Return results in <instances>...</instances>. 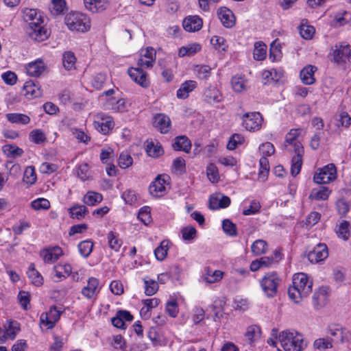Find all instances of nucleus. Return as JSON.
Returning a JSON list of instances; mask_svg holds the SVG:
<instances>
[{"label":"nucleus","instance_id":"obj_1","mask_svg":"<svg viewBox=\"0 0 351 351\" xmlns=\"http://www.w3.org/2000/svg\"><path fill=\"white\" fill-rule=\"evenodd\" d=\"M312 287L313 281L306 274H295L293 276L292 285L289 287L288 294L295 303H299L309 295Z\"/></svg>","mask_w":351,"mask_h":351},{"label":"nucleus","instance_id":"obj_2","mask_svg":"<svg viewBox=\"0 0 351 351\" xmlns=\"http://www.w3.org/2000/svg\"><path fill=\"white\" fill-rule=\"evenodd\" d=\"M278 339L285 351H302L307 346L303 335L296 331H282Z\"/></svg>","mask_w":351,"mask_h":351},{"label":"nucleus","instance_id":"obj_3","mask_svg":"<svg viewBox=\"0 0 351 351\" xmlns=\"http://www.w3.org/2000/svg\"><path fill=\"white\" fill-rule=\"evenodd\" d=\"M65 24L71 31L85 32L90 29V22L86 15L80 12L67 14L64 19Z\"/></svg>","mask_w":351,"mask_h":351},{"label":"nucleus","instance_id":"obj_4","mask_svg":"<svg viewBox=\"0 0 351 351\" xmlns=\"http://www.w3.org/2000/svg\"><path fill=\"white\" fill-rule=\"evenodd\" d=\"M281 280L275 271L268 272L260 281V285L264 293L269 298L274 297L278 292V287Z\"/></svg>","mask_w":351,"mask_h":351},{"label":"nucleus","instance_id":"obj_5","mask_svg":"<svg viewBox=\"0 0 351 351\" xmlns=\"http://www.w3.org/2000/svg\"><path fill=\"white\" fill-rule=\"evenodd\" d=\"M302 132V130L301 128L291 129L285 136L283 149L289 152L304 153L303 146L298 140V137Z\"/></svg>","mask_w":351,"mask_h":351},{"label":"nucleus","instance_id":"obj_6","mask_svg":"<svg viewBox=\"0 0 351 351\" xmlns=\"http://www.w3.org/2000/svg\"><path fill=\"white\" fill-rule=\"evenodd\" d=\"M337 178V169L334 164H328L319 169L313 176V180L317 184H328Z\"/></svg>","mask_w":351,"mask_h":351},{"label":"nucleus","instance_id":"obj_7","mask_svg":"<svg viewBox=\"0 0 351 351\" xmlns=\"http://www.w3.org/2000/svg\"><path fill=\"white\" fill-rule=\"evenodd\" d=\"M327 337L332 344H339L351 341V332L346 328L337 326H330L327 332Z\"/></svg>","mask_w":351,"mask_h":351},{"label":"nucleus","instance_id":"obj_8","mask_svg":"<svg viewBox=\"0 0 351 351\" xmlns=\"http://www.w3.org/2000/svg\"><path fill=\"white\" fill-rule=\"evenodd\" d=\"M43 21L40 22H31L25 27L26 34L31 39L42 42L48 38V32L43 25Z\"/></svg>","mask_w":351,"mask_h":351},{"label":"nucleus","instance_id":"obj_9","mask_svg":"<svg viewBox=\"0 0 351 351\" xmlns=\"http://www.w3.org/2000/svg\"><path fill=\"white\" fill-rule=\"evenodd\" d=\"M94 128L104 134H108L114 128L112 118L104 113L97 114L94 117Z\"/></svg>","mask_w":351,"mask_h":351},{"label":"nucleus","instance_id":"obj_10","mask_svg":"<svg viewBox=\"0 0 351 351\" xmlns=\"http://www.w3.org/2000/svg\"><path fill=\"white\" fill-rule=\"evenodd\" d=\"M242 119L243 125L247 130L256 131L261 127L263 118L259 112L245 113Z\"/></svg>","mask_w":351,"mask_h":351},{"label":"nucleus","instance_id":"obj_11","mask_svg":"<svg viewBox=\"0 0 351 351\" xmlns=\"http://www.w3.org/2000/svg\"><path fill=\"white\" fill-rule=\"evenodd\" d=\"M335 62L346 64L351 60V49L349 45H336L332 53Z\"/></svg>","mask_w":351,"mask_h":351},{"label":"nucleus","instance_id":"obj_12","mask_svg":"<svg viewBox=\"0 0 351 351\" xmlns=\"http://www.w3.org/2000/svg\"><path fill=\"white\" fill-rule=\"evenodd\" d=\"M328 256V247L324 243H319L307 254L308 261L317 263L325 260Z\"/></svg>","mask_w":351,"mask_h":351},{"label":"nucleus","instance_id":"obj_13","mask_svg":"<svg viewBox=\"0 0 351 351\" xmlns=\"http://www.w3.org/2000/svg\"><path fill=\"white\" fill-rule=\"evenodd\" d=\"M60 315L61 311L58 310L56 306H51L47 313L41 314L40 323L45 324L49 329H51L59 320Z\"/></svg>","mask_w":351,"mask_h":351},{"label":"nucleus","instance_id":"obj_14","mask_svg":"<svg viewBox=\"0 0 351 351\" xmlns=\"http://www.w3.org/2000/svg\"><path fill=\"white\" fill-rule=\"evenodd\" d=\"M128 75L138 84L146 88L149 85V81L147 78L146 73L142 68H130L128 69Z\"/></svg>","mask_w":351,"mask_h":351},{"label":"nucleus","instance_id":"obj_15","mask_svg":"<svg viewBox=\"0 0 351 351\" xmlns=\"http://www.w3.org/2000/svg\"><path fill=\"white\" fill-rule=\"evenodd\" d=\"M168 178L167 175L158 176L149 187L150 193L154 196L161 195L165 190V184Z\"/></svg>","mask_w":351,"mask_h":351},{"label":"nucleus","instance_id":"obj_16","mask_svg":"<svg viewBox=\"0 0 351 351\" xmlns=\"http://www.w3.org/2000/svg\"><path fill=\"white\" fill-rule=\"evenodd\" d=\"M84 4L86 10L93 13H101L108 7V0H84Z\"/></svg>","mask_w":351,"mask_h":351},{"label":"nucleus","instance_id":"obj_17","mask_svg":"<svg viewBox=\"0 0 351 351\" xmlns=\"http://www.w3.org/2000/svg\"><path fill=\"white\" fill-rule=\"evenodd\" d=\"M217 15L224 27L230 28L234 25V16L230 9L221 7L217 10Z\"/></svg>","mask_w":351,"mask_h":351},{"label":"nucleus","instance_id":"obj_18","mask_svg":"<svg viewBox=\"0 0 351 351\" xmlns=\"http://www.w3.org/2000/svg\"><path fill=\"white\" fill-rule=\"evenodd\" d=\"M99 280L95 278H90L87 285L82 288V294L88 299L93 298L99 293Z\"/></svg>","mask_w":351,"mask_h":351},{"label":"nucleus","instance_id":"obj_19","mask_svg":"<svg viewBox=\"0 0 351 351\" xmlns=\"http://www.w3.org/2000/svg\"><path fill=\"white\" fill-rule=\"evenodd\" d=\"M202 20L198 16H189L183 21L184 29L189 32L199 30L202 27Z\"/></svg>","mask_w":351,"mask_h":351},{"label":"nucleus","instance_id":"obj_20","mask_svg":"<svg viewBox=\"0 0 351 351\" xmlns=\"http://www.w3.org/2000/svg\"><path fill=\"white\" fill-rule=\"evenodd\" d=\"M154 125L161 133L166 134L169 131L171 120L168 116L163 114H158L154 117Z\"/></svg>","mask_w":351,"mask_h":351},{"label":"nucleus","instance_id":"obj_21","mask_svg":"<svg viewBox=\"0 0 351 351\" xmlns=\"http://www.w3.org/2000/svg\"><path fill=\"white\" fill-rule=\"evenodd\" d=\"M62 250L60 247L44 250L40 252V256L47 263H52L62 255Z\"/></svg>","mask_w":351,"mask_h":351},{"label":"nucleus","instance_id":"obj_22","mask_svg":"<svg viewBox=\"0 0 351 351\" xmlns=\"http://www.w3.org/2000/svg\"><path fill=\"white\" fill-rule=\"evenodd\" d=\"M205 100L210 104L219 103L223 100V96L215 86H209L204 92Z\"/></svg>","mask_w":351,"mask_h":351},{"label":"nucleus","instance_id":"obj_23","mask_svg":"<svg viewBox=\"0 0 351 351\" xmlns=\"http://www.w3.org/2000/svg\"><path fill=\"white\" fill-rule=\"evenodd\" d=\"M317 71V67L313 65H308L305 66L300 71V79L302 82L307 85L313 84L315 79L314 77V73Z\"/></svg>","mask_w":351,"mask_h":351},{"label":"nucleus","instance_id":"obj_24","mask_svg":"<svg viewBox=\"0 0 351 351\" xmlns=\"http://www.w3.org/2000/svg\"><path fill=\"white\" fill-rule=\"evenodd\" d=\"M197 82L194 80H187L183 82L180 88L177 90V97L179 99H186L189 97L190 93H191L197 87Z\"/></svg>","mask_w":351,"mask_h":351},{"label":"nucleus","instance_id":"obj_25","mask_svg":"<svg viewBox=\"0 0 351 351\" xmlns=\"http://www.w3.org/2000/svg\"><path fill=\"white\" fill-rule=\"evenodd\" d=\"M45 69V63L40 59L29 63L26 66L27 73L33 77H38L40 75Z\"/></svg>","mask_w":351,"mask_h":351},{"label":"nucleus","instance_id":"obj_26","mask_svg":"<svg viewBox=\"0 0 351 351\" xmlns=\"http://www.w3.org/2000/svg\"><path fill=\"white\" fill-rule=\"evenodd\" d=\"M105 108L114 112H122L126 110L125 100L123 99H117L114 97H112L106 101Z\"/></svg>","mask_w":351,"mask_h":351},{"label":"nucleus","instance_id":"obj_27","mask_svg":"<svg viewBox=\"0 0 351 351\" xmlns=\"http://www.w3.org/2000/svg\"><path fill=\"white\" fill-rule=\"evenodd\" d=\"M261 328L257 325H252L247 328L244 337L249 345H252L261 336Z\"/></svg>","mask_w":351,"mask_h":351},{"label":"nucleus","instance_id":"obj_28","mask_svg":"<svg viewBox=\"0 0 351 351\" xmlns=\"http://www.w3.org/2000/svg\"><path fill=\"white\" fill-rule=\"evenodd\" d=\"M175 150L183 151L188 153L191 147V141L186 136H178L173 144Z\"/></svg>","mask_w":351,"mask_h":351},{"label":"nucleus","instance_id":"obj_29","mask_svg":"<svg viewBox=\"0 0 351 351\" xmlns=\"http://www.w3.org/2000/svg\"><path fill=\"white\" fill-rule=\"evenodd\" d=\"M330 193V191L327 187L319 186L311 191L309 199L315 201L326 200L328 199Z\"/></svg>","mask_w":351,"mask_h":351},{"label":"nucleus","instance_id":"obj_30","mask_svg":"<svg viewBox=\"0 0 351 351\" xmlns=\"http://www.w3.org/2000/svg\"><path fill=\"white\" fill-rule=\"evenodd\" d=\"M146 152L147 154L153 158H157L163 154V149L160 143L155 144L152 140H147L145 142Z\"/></svg>","mask_w":351,"mask_h":351},{"label":"nucleus","instance_id":"obj_31","mask_svg":"<svg viewBox=\"0 0 351 351\" xmlns=\"http://www.w3.org/2000/svg\"><path fill=\"white\" fill-rule=\"evenodd\" d=\"M77 58L72 51H65L62 55V64L66 71L75 69Z\"/></svg>","mask_w":351,"mask_h":351},{"label":"nucleus","instance_id":"obj_32","mask_svg":"<svg viewBox=\"0 0 351 351\" xmlns=\"http://www.w3.org/2000/svg\"><path fill=\"white\" fill-rule=\"evenodd\" d=\"M8 121L12 123L27 125L30 122L29 116L21 113H8L5 114Z\"/></svg>","mask_w":351,"mask_h":351},{"label":"nucleus","instance_id":"obj_33","mask_svg":"<svg viewBox=\"0 0 351 351\" xmlns=\"http://www.w3.org/2000/svg\"><path fill=\"white\" fill-rule=\"evenodd\" d=\"M223 276V272L220 270L213 271L208 268L204 275V280L209 284H213L220 281Z\"/></svg>","mask_w":351,"mask_h":351},{"label":"nucleus","instance_id":"obj_34","mask_svg":"<svg viewBox=\"0 0 351 351\" xmlns=\"http://www.w3.org/2000/svg\"><path fill=\"white\" fill-rule=\"evenodd\" d=\"M23 88L26 95H30L32 97H39L42 95L40 87L34 81L25 82Z\"/></svg>","mask_w":351,"mask_h":351},{"label":"nucleus","instance_id":"obj_35","mask_svg":"<svg viewBox=\"0 0 351 351\" xmlns=\"http://www.w3.org/2000/svg\"><path fill=\"white\" fill-rule=\"evenodd\" d=\"M23 17L27 25H30L31 22H40L43 20L37 10L31 8H25L23 10Z\"/></svg>","mask_w":351,"mask_h":351},{"label":"nucleus","instance_id":"obj_36","mask_svg":"<svg viewBox=\"0 0 351 351\" xmlns=\"http://www.w3.org/2000/svg\"><path fill=\"white\" fill-rule=\"evenodd\" d=\"M53 271L54 276L58 279L65 278L69 276L71 271L72 267L69 264L58 265L54 266Z\"/></svg>","mask_w":351,"mask_h":351},{"label":"nucleus","instance_id":"obj_37","mask_svg":"<svg viewBox=\"0 0 351 351\" xmlns=\"http://www.w3.org/2000/svg\"><path fill=\"white\" fill-rule=\"evenodd\" d=\"M75 173L82 181H86L91 178V172L89 165L87 163H82L76 166Z\"/></svg>","mask_w":351,"mask_h":351},{"label":"nucleus","instance_id":"obj_38","mask_svg":"<svg viewBox=\"0 0 351 351\" xmlns=\"http://www.w3.org/2000/svg\"><path fill=\"white\" fill-rule=\"evenodd\" d=\"M327 290L324 287H320L315 291L313 295V303L315 307L324 305L326 300Z\"/></svg>","mask_w":351,"mask_h":351},{"label":"nucleus","instance_id":"obj_39","mask_svg":"<svg viewBox=\"0 0 351 351\" xmlns=\"http://www.w3.org/2000/svg\"><path fill=\"white\" fill-rule=\"evenodd\" d=\"M201 45L198 43H193L188 45L186 46L182 47L179 49L178 55L180 57H184L186 56H192L197 52L200 51Z\"/></svg>","mask_w":351,"mask_h":351},{"label":"nucleus","instance_id":"obj_40","mask_svg":"<svg viewBox=\"0 0 351 351\" xmlns=\"http://www.w3.org/2000/svg\"><path fill=\"white\" fill-rule=\"evenodd\" d=\"M295 155L292 158L291 173L293 176H296L300 172L302 165V156L304 153H295Z\"/></svg>","mask_w":351,"mask_h":351},{"label":"nucleus","instance_id":"obj_41","mask_svg":"<svg viewBox=\"0 0 351 351\" xmlns=\"http://www.w3.org/2000/svg\"><path fill=\"white\" fill-rule=\"evenodd\" d=\"M103 199L102 195L100 193L88 191L84 197L83 202L88 206H95L101 202Z\"/></svg>","mask_w":351,"mask_h":351},{"label":"nucleus","instance_id":"obj_42","mask_svg":"<svg viewBox=\"0 0 351 351\" xmlns=\"http://www.w3.org/2000/svg\"><path fill=\"white\" fill-rule=\"evenodd\" d=\"M251 251L256 256L265 254L267 251V242L263 239L255 241L251 246Z\"/></svg>","mask_w":351,"mask_h":351},{"label":"nucleus","instance_id":"obj_43","mask_svg":"<svg viewBox=\"0 0 351 351\" xmlns=\"http://www.w3.org/2000/svg\"><path fill=\"white\" fill-rule=\"evenodd\" d=\"M267 46L261 41L256 42L254 44V58L256 60H263L266 57Z\"/></svg>","mask_w":351,"mask_h":351},{"label":"nucleus","instance_id":"obj_44","mask_svg":"<svg viewBox=\"0 0 351 351\" xmlns=\"http://www.w3.org/2000/svg\"><path fill=\"white\" fill-rule=\"evenodd\" d=\"M143 281L145 284V293L147 295H153L158 291V285L156 280L146 277L143 279Z\"/></svg>","mask_w":351,"mask_h":351},{"label":"nucleus","instance_id":"obj_45","mask_svg":"<svg viewBox=\"0 0 351 351\" xmlns=\"http://www.w3.org/2000/svg\"><path fill=\"white\" fill-rule=\"evenodd\" d=\"M109 247L118 252L122 245V241L119 238L118 234L114 232H110L107 235Z\"/></svg>","mask_w":351,"mask_h":351},{"label":"nucleus","instance_id":"obj_46","mask_svg":"<svg viewBox=\"0 0 351 351\" xmlns=\"http://www.w3.org/2000/svg\"><path fill=\"white\" fill-rule=\"evenodd\" d=\"M350 223L346 221H343L337 226V230H336V233H337L338 237H339L343 240H347V239H348V238L350 235Z\"/></svg>","mask_w":351,"mask_h":351},{"label":"nucleus","instance_id":"obj_47","mask_svg":"<svg viewBox=\"0 0 351 351\" xmlns=\"http://www.w3.org/2000/svg\"><path fill=\"white\" fill-rule=\"evenodd\" d=\"M93 242L90 240H85L81 241L78 245V250L80 253V254L84 257L87 258L89 256L90 253L93 251Z\"/></svg>","mask_w":351,"mask_h":351},{"label":"nucleus","instance_id":"obj_48","mask_svg":"<svg viewBox=\"0 0 351 351\" xmlns=\"http://www.w3.org/2000/svg\"><path fill=\"white\" fill-rule=\"evenodd\" d=\"M87 209L86 206L80 204L74 205L69 209V213L71 215V217L73 218H76L77 219H81L84 218Z\"/></svg>","mask_w":351,"mask_h":351},{"label":"nucleus","instance_id":"obj_49","mask_svg":"<svg viewBox=\"0 0 351 351\" xmlns=\"http://www.w3.org/2000/svg\"><path fill=\"white\" fill-rule=\"evenodd\" d=\"M3 152L9 157L21 156L23 151L22 149L14 145H5L2 147Z\"/></svg>","mask_w":351,"mask_h":351},{"label":"nucleus","instance_id":"obj_50","mask_svg":"<svg viewBox=\"0 0 351 351\" xmlns=\"http://www.w3.org/2000/svg\"><path fill=\"white\" fill-rule=\"evenodd\" d=\"M167 250L168 241L164 240L160 243V245L158 247H157L154 250V254L156 259L158 261H163L167 255Z\"/></svg>","mask_w":351,"mask_h":351},{"label":"nucleus","instance_id":"obj_51","mask_svg":"<svg viewBox=\"0 0 351 351\" xmlns=\"http://www.w3.org/2000/svg\"><path fill=\"white\" fill-rule=\"evenodd\" d=\"M36 175L34 167L32 166H28L24 171L23 181L29 185H32L36 182Z\"/></svg>","mask_w":351,"mask_h":351},{"label":"nucleus","instance_id":"obj_52","mask_svg":"<svg viewBox=\"0 0 351 351\" xmlns=\"http://www.w3.org/2000/svg\"><path fill=\"white\" fill-rule=\"evenodd\" d=\"M222 228L224 232L231 237H234L237 234L236 225L230 219H224L222 221Z\"/></svg>","mask_w":351,"mask_h":351},{"label":"nucleus","instance_id":"obj_53","mask_svg":"<svg viewBox=\"0 0 351 351\" xmlns=\"http://www.w3.org/2000/svg\"><path fill=\"white\" fill-rule=\"evenodd\" d=\"M231 84L235 92L241 93L245 90V80L243 77L234 76L232 78Z\"/></svg>","mask_w":351,"mask_h":351},{"label":"nucleus","instance_id":"obj_54","mask_svg":"<svg viewBox=\"0 0 351 351\" xmlns=\"http://www.w3.org/2000/svg\"><path fill=\"white\" fill-rule=\"evenodd\" d=\"M208 178L213 183L217 182L219 179L218 169L215 165L210 163L206 168Z\"/></svg>","mask_w":351,"mask_h":351},{"label":"nucleus","instance_id":"obj_55","mask_svg":"<svg viewBox=\"0 0 351 351\" xmlns=\"http://www.w3.org/2000/svg\"><path fill=\"white\" fill-rule=\"evenodd\" d=\"M32 207L34 210H47L50 208V202L45 198H38L31 203Z\"/></svg>","mask_w":351,"mask_h":351},{"label":"nucleus","instance_id":"obj_56","mask_svg":"<svg viewBox=\"0 0 351 351\" xmlns=\"http://www.w3.org/2000/svg\"><path fill=\"white\" fill-rule=\"evenodd\" d=\"M313 346L315 349L322 350L331 348L332 347V344L331 341H330L329 338L327 337L326 338H319L316 339L313 343Z\"/></svg>","mask_w":351,"mask_h":351},{"label":"nucleus","instance_id":"obj_57","mask_svg":"<svg viewBox=\"0 0 351 351\" xmlns=\"http://www.w3.org/2000/svg\"><path fill=\"white\" fill-rule=\"evenodd\" d=\"M29 138L36 144H40L46 141L45 134L40 130H34L29 133Z\"/></svg>","mask_w":351,"mask_h":351},{"label":"nucleus","instance_id":"obj_58","mask_svg":"<svg viewBox=\"0 0 351 351\" xmlns=\"http://www.w3.org/2000/svg\"><path fill=\"white\" fill-rule=\"evenodd\" d=\"M300 34L303 38L311 39L315 34V28L311 25L302 24L300 26Z\"/></svg>","mask_w":351,"mask_h":351},{"label":"nucleus","instance_id":"obj_59","mask_svg":"<svg viewBox=\"0 0 351 351\" xmlns=\"http://www.w3.org/2000/svg\"><path fill=\"white\" fill-rule=\"evenodd\" d=\"M182 239L185 241L193 240L197 234L196 229L193 226H186L181 230Z\"/></svg>","mask_w":351,"mask_h":351},{"label":"nucleus","instance_id":"obj_60","mask_svg":"<svg viewBox=\"0 0 351 351\" xmlns=\"http://www.w3.org/2000/svg\"><path fill=\"white\" fill-rule=\"evenodd\" d=\"M66 5L64 0H52L51 6L50 8L51 12L53 14H61Z\"/></svg>","mask_w":351,"mask_h":351},{"label":"nucleus","instance_id":"obj_61","mask_svg":"<svg viewBox=\"0 0 351 351\" xmlns=\"http://www.w3.org/2000/svg\"><path fill=\"white\" fill-rule=\"evenodd\" d=\"M133 163L132 156L125 153H121L118 159L119 166L122 169H125L131 166Z\"/></svg>","mask_w":351,"mask_h":351},{"label":"nucleus","instance_id":"obj_62","mask_svg":"<svg viewBox=\"0 0 351 351\" xmlns=\"http://www.w3.org/2000/svg\"><path fill=\"white\" fill-rule=\"evenodd\" d=\"M275 152L274 147L272 143L266 142L259 147V152L263 157L271 156Z\"/></svg>","mask_w":351,"mask_h":351},{"label":"nucleus","instance_id":"obj_63","mask_svg":"<svg viewBox=\"0 0 351 351\" xmlns=\"http://www.w3.org/2000/svg\"><path fill=\"white\" fill-rule=\"evenodd\" d=\"M211 44L218 50L226 51L227 45L226 44V40L219 36H214L210 40Z\"/></svg>","mask_w":351,"mask_h":351},{"label":"nucleus","instance_id":"obj_64","mask_svg":"<svg viewBox=\"0 0 351 351\" xmlns=\"http://www.w3.org/2000/svg\"><path fill=\"white\" fill-rule=\"evenodd\" d=\"M106 80V76L104 73L96 74L92 81L93 86L96 89H101Z\"/></svg>","mask_w":351,"mask_h":351}]
</instances>
